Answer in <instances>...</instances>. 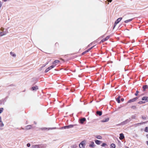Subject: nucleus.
Masks as SVG:
<instances>
[{"label":"nucleus","instance_id":"nucleus-4","mask_svg":"<svg viewBox=\"0 0 148 148\" xmlns=\"http://www.w3.org/2000/svg\"><path fill=\"white\" fill-rule=\"evenodd\" d=\"M56 64L52 65L51 66L49 67L48 68H47L45 70V72L47 73L50 70H51L53 68L56 66Z\"/></svg>","mask_w":148,"mask_h":148},{"label":"nucleus","instance_id":"nucleus-23","mask_svg":"<svg viewBox=\"0 0 148 148\" xmlns=\"http://www.w3.org/2000/svg\"><path fill=\"white\" fill-rule=\"evenodd\" d=\"M59 62V61L58 60H56L54 61L53 62V64H55L56 63H58Z\"/></svg>","mask_w":148,"mask_h":148},{"label":"nucleus","instance_id":"nucleus-40","mask_svg":"<svg viewBox=\"0 0 148 148\" xmlns=\"http://www.w3.org/2000/svg\"><path fill=\"white\" fill-rule=\"evenodd\" d=\"M127 148H129L128 147H127Z\"/></svg>","mask_w":148,"mask_h":148},{"label":"nucleus","instance_id":"nucleus-34","mask_svg":"<svg viewBox=\"0 0 148 148\" xmlns=\"http://www.w3.org/2000/svg\"><path fill=\"white\" fill-rule=\"evenodd\" d=\"M121 101H123L124 100V99L123 98H122L121 99Z\"/></svg>","mask_w":148,"mask_h":148},{"label":"nucleus","instance_id":"nucleus-2","mask_svg":"<svg viewBox=\"0 0 148 148\" xmlns=\"http://www.w3.org/2000/svg\"><path fill=\"white\" fill-rule=\"evenodd\" d=\"M122 18H118L116 20V21L114 23L113 29L116 26V24H118L119 22L122 20Z\"/></svg>","mask_w":148,"mask_h":148},{"label":"nucleus","instance_id":"nucleus-13","mask_svg":"<svg viewBox=\"0 0 148 148\" xmlns=\"http://www.w3.org/2000/svg\"><path fill=\"white\" fill-rule=\"evenodd\" d=\"M95 143L97 144V145H99L101 143H102V142L98 140H96L95 141Z\"/></svg>","mask_w":148,"mask_h":148},{"label":"nucleus","instance_id":"nucleus-35","mask_svg":"<svg viewBox=\"0 0 148 148\" xmlns=\"http://www.w3.org/2000/svg\"><path fill=\"white\" fill-rule=\"evenodd\" d=\"M88 50H87V51H85V52H84L83 53H83H86V52H88Z\"/></svg>","mask_w":148,"mask_h":148},{"label":"nucleus","instance_id":"nucleus-9","mask_svg":"<svg viewBox=\"0 0 148 148\" xmlns=\"http://www.w3.org/2000/svg\"><path fill=\"white\" fill-rule=\"evenodd\" d=\"M109 119L108 118H107L106 119H105L102 120H101V122H107L109 120Z\"/></svg>","mask_w":148,"mask_h":148},{"label":"nucleus","instance_id":"nucleus-22","mask_svg":"<svg viewBox=\"0 0 148 148\" xmlns=\"http://www.w3.org/2000/svg\"><path fill=\"white\" fill-rule=\"evenodd\" d=\"M132 20V19H130L128 20H126L125 21V22L126 23H127L131 21Z\"/></svg>","mask_w":148,"mask_h":148},{"label":"nucleus","instance_id":"nucleus-8","mask_svg":"<svg viewBox=\"0 0 148 148\" xmlns=\"http://www.w3.org/2000/svg\"><path fill=\"white\" fill-rule=\"evenodd\" d=\"M10 55L11 56L14 58H15L16 56V54L12 52H10Z\"/></svg>","mask_w":148,"mask_h":148},{"label":"nucleus","instance_id":"nucleus-26","mask_svg":"<svg viewBox=\"0 0 148 148\" xmlns=\"http://www.w3.org/2000/svg\"><path fill=\"white\" fill-rule=\"evenodd\" d=\"M145 132H148V127H146L144 130Z\"/></svg>","mask_w":148,"mask_h":148},{"label":"nucleus","instance_id":"nucleus-38","mask_svg":"<svg viewBox=\"0 0 148 148\" xmlns=\"http://www.w3.org/2000/svg\"><path fill=\"white\" fill-rule=\"evenodd\" d=\"M147 144L148 145V141L147 142Z\"/></svg>","mask_w":148,"mask_h":148},{"label":"nucleus","instance_id":"nucleus-7","mask_svg":"<svg viewBox=\"0 0 148 148\" xmlns=\"http://www.w3.org/2000/svg\"><path fill=\"white\" fill-rule=\"evenodd\" d=\"M125 138L124 134L123 133L120 134V136L119 138L120 140H122L123 139Z\"/></svg>","mask_w":148,"mask_h":148},{"label":"nucleus","instance_id":"nucleus-29","mask_svg":"<svg viewBox=\"0 0 148 148\" xmlns=\"http://www.w3.org/2000/svg\"><path fill=\"white\" fill-rule=\"evenodd\" d=\"M138 92H139L138 91H137L136 92V93L135 94V95L136 96H137L138 95Z\"/></svg>","mask_w":148,"mask_h":148},{"label":"nucleus","instance_id":"nucleus-36","mask_svg":"<svg viewBox=\"0 0 148 148\" xmlns=\"http://www.w3.org/2000/svg\"><path fill=\"white\" fill-rule=\"evenodd\" d=\"M142 118L143 119H146V117H142Z\"/></svg>","mask_w":148,"mask_h":148},{"label":"nucleus","instance_id":"nucleus-25","mask_svg":"<svg viewBox=\"0 0 148 148\" xmlns=\"http://www.w3.org/2000/svg\"><path fill=\"white\" fill-rule=\"evenodd\" d=\"M32 148H39V146L38 145H35L33 146L32 147Z\"/></svg>","mask_w":148,"mask_h":148},{"label":"nucleus","instance_id":"nucleus-30","mask_svg":"<svg viewBox=\"0 0 148 148\" xmlns=\"http://www.w3.org/2000/svg\"><path fill=\"white\" fill-rule=\"evenodd\" d=\"M3 123L1 121V117L0 116V123Z\"/></svg>","mask_w":148,"mask_h":148},{"label":"nucleus","instance_id":"nucleus-5","mask_svg":"<svg viewBox=\"0 0 148 148\" xmlns=\"http://www.w3.org/2000/svg\"><path fill=\"white\" fill-rule=\"evenodd\" d=\"M138 99V98L137 97H135L132 99L129 100L127 102V103H130L132 102H133L135 101Z\"/></svg>","mask_w":148,"mask_h":148},{"label":"nucleus","instance_id":"nucleus-37","mask_svg":"<svg viewBox=\"0 0 148 148\" xmlns=\"http://www.w3.org/2000/svg\"><path fill=\"white\" fill-rule=\"evenodd\" d=\"M145 122H143V123H138V124H141L142 123H145Z\"/></svg>","mask_w":148,"mask_h":148},{"label":"nucleus","instance_id":"nucleus-11","mask_svg":"<svg viewBox=\"0 0 148 148\" xmlns=\"http://www.w3.org/2000/svg\"><path fill=\"white\" fill-rule=\"evenodd\" d=\"M86 120V119L85 118H83L81 119L80 120V123H81L82 124L84 123V122Z\"/></svg>","mask_w":148,"mask_h":148},{"label":"nucleus","instance_id":"nucleus-14","mask_svg":"<svg viewBox=\"0 0 148 148\" xmlns=\"http://www.w3.org/2000/svg\"><path fill=\"white\" fill-rule=\"evenodd\" d=\"M109 38V36H107V37H106L105 38H104L101 41L102 42H103L104 41H105L106 40H108Z\"/></svg>","mask_w":148,"mask_h":148},{"label":"nucleus","instance_id":"nucleus-17","mask_svg":"<svg viewBox=\"0 0 148 148\" xmlns=\"http://www.w3.org/2000/svg\"><path fill=\"white\" fill-rule=\"evenodd\" d=\"M38 89V87L37 86L33 87L32 88V90H36Z\"/></svg>","mask_w":148,"mask_h":148},{"label":"nucleus","instance_id":"nucleus-20","mask_svg":"<svg viewBox=\"0 0 148 148\" xmlns=\"http://www.w3.org/2000/svg\"><path fill=\"white\" fill-rule=\"evenodd\" d=\"M96 137L98 139H101L102 138V137L100 135L97 136H96Z\"/></svg>","mask_w":148,"mask_h":148},{"label":"nucleus","instance_id":"nucleus-21","mask_svg":"<svg viewBox=\"0 0 148 148\" xmlns=\"http://www.w3.org/2000/svg\"><path fill=\"white\" fill-rule=\"evenodd\" d=\"M97 114L99 116H101L102 115V112L101 111H97Z\"/></svg>","mask_w":148,"mask_h":148},{"label":"nucleus","instance_id":"nucleus-18","mask_svg":"<svg viewBox=\"0 0 148 148\" xmlns=\"http://www.w3.org/2000/svg\"><path fill=\"white\" fill-rule=\"evenodd\" d=\"M4 124L3 123H0V130H2V127L3 126Z\"/></svg>","mask_w":148,"mask_h":148},{"label":"nucleus","instance_id":"nucleus-6","mask_svg":"<svg viewBox=\"0 0 148 148\" xmlns=\"http://www.w3.org/2000/svg\"><path fill=\"white\" fill-rule=\"evenodd\" d=\"M73 125H71L68 126H64V127H63V128H64V129H68L69 128H72L73 127Z\"/></svg>","mask_w":148,"mask_h":148},{"label":"nucleus","instance_id":"nucleus-33","mask_svg":"<svg viewBox=\"0 0 148 148\" xmlns=\"http://www.w3.org/2000/svg\"><path fill=\"white\" fill-rule=\"evenodd\" d=\"M108 2H111L112 1V0H107Z\"/></svg>","mask_w":148,"mask_h":148},{"label":"nucleus","instance_id":"nucleus-3","mask_svg":"<svg viewBox=\"0 0 148 148\" xmlns=\"http://www.w3.org/2000/svg\"><path fill=\"white\" fill-rule=\"evenodd\" d=\"M86 143V142L85 141H83L81 142V143L79 145V147L81 148H83L84 147V145H85Z\"/></svg>","mask_w":148,"mask_h":148},{"label":"nucleus","instance_id":"nucleus-16","mask_svg":"<svg viewBox=\"0 0 148 148\" xmlns=\"http://www.w3.org/2000/svg\"><path fill=\"white\" fill-rule=\"evenodd\" d=\"M121 97L120 96H118V97L116 98V100L117 101V102L118 103H120V98Z\"/></svg>","mask_w":148,"mask_h":148},{"label":"nucleus","instance_id":"nucleus-28","mask_svg":"<svg viewBox=\"0 0 148 148\" xmlns=\"http://www.w3.org/2000/svg\"><path fill=\"white\" fill-rule=\"evenodd\" d=\"M3 111V108H0V113H1Z\"/></svg>","mask_w":148,"mask_h":148},{"label":"nucleus","instance_id":"nucleus-24","mask_svg":"<svg viewBox=\"0 0 148 148\" xmlns=\"http://www.w3.org/2000/svg\"><path fill=\"white\" fill-rule=\"evenodd\" d=\"M32 128V126L31 125H28L26 127V128L27 129H29Z\"/></svg>","mask_w":148,"mask_h":148},{"label":"nucleus","instance_id":"nucleus-32","mask_svg":"<svg viewBox=\"0 0 148 148\" xmlns=\"http://www.w3.org/2000/svg\"><path fill=\"white\" fill-rule=\"evenodd\" d=\"M138 103H145V102H143L142 101H140Z\"/></svg>","mask_w":148,"mask_h":148},{"label":"nucleus","instance_id":"nucleus-15","mask_svg":"<svg viewBox=\"0 0 148 148\" xmlns=\"http://www.w3.org/2000/svg\"><path fill=\"white\" fill-rule=\"evenodd\" d=\"M116 145L114 143L111 144L110 145V148H115Z\"/></svg>","mask_w":148,"mask_h":148},{"label":"nucleus","instance_id":"nucleus-12","mask_svg":"<svg viewBox=\"0 0 148 148\" xmlns=\"http://www.w3.org/2000/svg\"><path fill=\"white\" fill-rule=\"evenodd\" d=\"M142 100H145L146 101H148V97H144L142 98Z\"/></svg>","mask_w":148,"mask_h":148},{"label":"nucleus","instance_id":"nucleus-19","mask_svg":"<svg viewBox=\"0 0 148 148\" xmlns=\"http://www.w3.org/2000/svg\"><path fill=\"white\" fill-rule=\"evenodd\" d=\"M143 88L144 90L145 91L146 89L148 88V86L147 85L144 86L143 87Z\"/></svg>","mask_w":148,"mask_h":148},{"label":"nucleus","instance_id":"nucleus-1","mask_svg":"<svg viewBox=\"0 0 148 148\" xmlns=\"http://www.w3.org/2000/svg\"><path fill=\"white\" fill-rule=\"evenodd\" d=\"M5 30V29L2 27L0 29V36L5 35L8 33L7 31Z\"/></svg>","mask_w":148,"mask_h":148},{"label":"nucleus","instance_id":"nucleus-31","mask_svg":"<svg viewBox=\"0 0 148 148\" xmlns=\"http://www.w3.org/2000/svg\"><path fill=\"white\" fill-rule=\"evenodd\" d=\"M27 147H30V144H29V143H28V144H27Z\"/></svg>","mask_w":148,"mask_h":148},{"label":"nucleus","instance_id":"nucleus-10","mask_svg":"<svg viewBox=\"0 0 148 148\" xmlns=\"http://www.w3.org/2000/svg\"><path fill=\"white\" fill-rule=\"evenodd\" d=\"M95 144L92 141L90 144L89 145V146L91 147H93L95 146Z\"/></svg>","mask_w":148,"mask_h":148},{"label":"nucleus","instance_id":"nucleus-27","mask_svg":"<svg viewBox=\"0 0 148 148\" xmlns=\"http://www.w3.org/2000/svg\"><path fill=\"white\" fill-rule=\"evenodd\" d=\"M106 145V144L105 143H103L102 145L101 146L102 147H104Z\"/></svg>","mask_w":148,"mask_h":148},{"label":"nucleus","instance_id":"nucleus-39","mask_svg":"<svg viewBox=\"0 0 148 148\" xmlns=\"http://www.w3.org/2000/svg\"><path fill=\"white\" fill-rule=\"evenodd\" d=\"M147 137H148V135H147Z\"/></svg>","mask_w":148,"mask_h":148}]
</instances>
